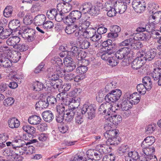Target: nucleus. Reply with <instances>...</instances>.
Instances as JSON below:
<instances>
[{"label": "nucleus", "mask_w": 161, "mask_h": 161, "mask_svg": "<svg viewBox=\"0 0 161 161\" xmlns=\"http://www.w3.org/2000/svg\"><path fill=\"white\" fill-rule=\"evenodd\" d=\"M133 34H135L134 38L136 40L147 41L148 40L150 37L148 33L146 34L143 32L136 33Z\"/></svg>", "instance_id": "nucleus-20"}, {"label": "nucleus", "mask_w": 161, "mask_h": 161, "mask_svg": "<svg viewBox=\"0 0 161 161\" xmlns=\"http://www.w3.org/2000/svg\"><path fill=\"white\" fill-rule=\"evenodd\" d=\"M21 58V56L17 53L14 54H12L11 53V54H10L9 58L12 62L16 63L19 61Z\"/></svg>", "instance_id": "nucleus-54"}, {"label": "nucleus", "mask_w": 161, "mask_h": 161, "mask_svg": "<svg viewBox=\"0 0 161 161\" xmlns=\"http://www.w3.org/2000/svg\"><path fill=\"white\" fill-rule=\"evenodd\" d=\"M72 7V4L69 3H58L57 6L58 11L62 12L64 14L71 10Z\"/></svg>", "instance_id": "nucleus-13"}, {"label": "nucleus", "mask_w": 161, "mask_h": 161, "mask_svg": "<svg viewBox=\"0 0 161 161\" xmlns=\"http://www.w3.org/2000/svg\"><path fill=\"white\" fill-rule=\"evenodd\" d=\"M128 156L129 158L131 157L133 160L137 161V160L139 161L140 157L139 156L138 153L136 151H131L128 153Z\"/></svg>", "instance_id": "nucleus-53"}, {"label": "nucleus", "mask_w": 161, "mask_h": 161, "mask_svg": "<svg viewBox=\"0 0 161 161\" xmlns=\"http://www.w3.org/2000/svg\"><path fill=\"white\" fill-rule=\"evenodd\" d=\"M88 157L95 160H99L102 157V153L97 149H90L86 152Z\"/></svg>", "instance_id": "nucleus-8"}, {"label": "nucleus", "mask_w": 161, "mask_h": 161, "mask_svg": "<svg viewBox=\"0 0 161 161\" xmlns=\"http://www.w3.org/2000/svg\"><path fill=\"white\" fill-rule=\"evenodd\" d=\"M96 33V30L94 28H92L90 30H84V37L87 38H91L93 36V34Z\"/></svg>", "instance_id": "nucleus-39"}, {"label": "nucleus", "mask_w": 161, "mask_h": 161, "mask_svg": "<svg viewBox=\"0 0 161 161\" xmlns=\"http://www.w3.org/2000/svg\"><path fill=\"white\" fill-rule=\"evenodd\" d=\"M28 48L27 45L23 43H20L18 44L17 46H16V48H15L14 49L22 52L26 51L28 49Z\"/></svg>", "instance_id": "nucleus-58"}, {"label": "nucleus", "mask_w": 161, "mask_h": 161, "mask_svg": "<svg viewBox=\"0 0 161 161\" xmlns=\"http://www.w3.org/2000/svg\"><path fill=\"white\" fill-rule=\"evenodd\" d=\"M80 113H77V115L75 118V123L77 125H81L84 122L83 115Z\"/></svg>", "instance_id": "nucleus-47"}, {"label": "nucleus", "mask_w": 161, "mask_h": 161, "mask_svg": "<svg viewBox=\"0 0 161 161\" xmlns=\"http://www.w3.org/2000/svg\"><path fill=\"white\" fill-rule=\"evenodd\" d=\"M112 1V0H109L105 4L106 10L108 11L107 15L109 17H113L115 16L117 13L115 7H114L113 4L112 2H113Z\"/></svg>", "instance_id": "nucleus-9"}, {"label": "nucleus", "mask_w": 161, "mask_h": 161, "mask_svg": "<svg viewBox=\"0 0 161 161\" xmlns=\"http://www.w3.org/2000/svg\"><path fill=\"white\" fill-rule=\"evenodd\" d=\"M115 56L111 57L108 60V62L109 64L112 66H115L118 63V61L116 59Z\"/></svg>", "instance_id": "nucleus-64"}, {"label": "nucleus", "mask_w": 161, "mask_h": 161, "mask_svg": "<svg viewBox=\"0 0 161 161\" xmlns=\"http://www.w3.org/2000/svg\"><path fill=\"white\" fill-rule=\"evenodd\" d=\"M9 137V135L6 133L0 134V144L5 142L8 140Z\"/></svg>", "instance_id": "nucleus-61"}, {"label": "nucleus", "mask_w": 161, "mask_h": 161, "mask_svg": "<svg viewBox=\"0 0 161 161\" xmlns=\"http://www.w3.org/2000/svg\"><path fill=\"white\" fill-rule=\"evenodd\" d=\"M134 10L137 13L143 12L146 8V4L142 0H134L132 4Z\"/></svg>", "instance_id": "nucleus-7"}, {"label": "nucleus", "mask_w": 161, "mask_h": 161, "mask_svg": "<svg viewBox=\"0 0 161 161\" xmlns=\"http://www.w3.org/2000/svg\"><path fill=\"white\" fill-rule=\"evenodd\" d=\"M130 48L128 47L121 48L116 52L115 57L118 59H122L127 56L130 53Z\"/></svg>", "instance_id": "nucleus-11"}, {"label": "nucleus", "mask_w": 161, "mask_h": 161, "mask_svg": "<svg viewBox=\"0 0 161 161\" xmlns=\"http://www.w3.org/2000/svg\"><path fill=\"white\" fill-rule=\"evenodd\" d=\"M20 41V38L17 36H14L9 38L7 40V44L9 46H12L15 48Z\"/></svg>", "instance_id": "nucleus-18"}, {"label": "nucleus", "mask_w": 161, "mask_h": 161, "mask_svg": "<svg viewBox=\"0 0 161 161\" xmlns=\"http://www.w3.org/2000/svg\"><path fill=\"white\" fill-rule=\"evenodd\" d=\"M157 54L156 50L155 49H151L146 52H143L140 55L143 58L145 62L147 60L150 61L154 59Z\"/></svg>", "instance_id": "nucleus-10"}, {"label": "nucleus", "mask_w": 161, "mask_h": 161, "mask_svg": "<svg viewBox=\"0 0 161 161\" xmlns=\"http://www.w3.org/2000/svg\"><path fill=\"white\" fill-rule=\"evenodd\" d=\"M20 25V21L17 19L11 20L8 24L9 29L13 31L17 29Z\"/></svg>", "instance_id": "nucleus-28"}, {"label": "nucleus", "mask_w": 161, "mask_h": 161, "mask_svg": "<svg viewBox=\"0 0 161 161\" xmlns=\"http://www.w3.org/2000/svg\"><path fill=\"white\" fill-rule=\"evenodd\" d=\"M153 14L150 16V19H153L154 20L155 19H158L159 20H161V11H158L153 12V11L152 12Z\"/></svg>", "instance_id": "nucleus-55"}, {"label": "nucleus", "mask_w": 161, "mask_h": 161, "mask_svg": "<svg viewBox=\"0 0 161 161\" xmlns=\"http://www.w3.org/2000/svg\"><path fill=\"white\" fill-rule=\"evenodd\" d=\"M110 116L108 117V119L110 123V125H112V124L117 125L122 121V117L119 115L113 114V113H112Z\"/></svg>", "instance_id": "nucleus-17"}, {"label": "nucleus", "mask_w": 161, "mask_h": 161, "mask_svg": "<svg viewBox=\"0 0 161 161\" xmlns=\"http://www.w3.org/2000/svg\"><path fill=\"white\" fill-rule=\"evenodd\" d=\"M22 129L24 130L30 134H32L35 132V128L29 125L24 126Z\"/></svg>", "instance_id": "nucleus-51"}, {"label": "nucleus", "mask_w": 161, "mask_h": 161, "mask_svg": "<svg viewBox=\"0 0 161 161\" xmlns=\"http://www.w3.org/2000/svg\"><path fill=\"white\" fill-rule=\"evenodd\" d=\"M14 148L19 151L20 150V149H22L21 147L27 146L29 144V142L26 143L24 140L21 139L15 140L14 141Z\"/></svg>", "instance_id": "nucleus-23"}, {"label": "nucleus", "mask_w": 161, "mask_h": 161, "mask_svg": "<svg viewBox=\"0 0 161 161\" xmlns=\"http://www.w3.org/2000/svg\"><path fill=\"white\" fill-rule=\"evenodd\" d=\"M161 74V68L156 67L154 69L153 71L150 74V76L154 80H158Z\"/></svg>", "instance_id": "nucleus-31"}, {"label": "nucleus", "mask_w": 161, "mask_h": 161, "mask_svg": "<svg viewBox=\"0 0 161 161\" xmlns=\"http://www.w3.org/2000/svg\"><path fill=\"white\" fill-rule=\"evenodd\" d=\"M55 69L57 73L61 75H64V73L66 71L65 69L64 70V69L63 65L62 66H56Z\"/></svg>", "instance_id": "nucleus-63"}, {"label": "nucleus", "mask_w": 161, "mask_h": 161, "mask_svg": "<svg viewBox=\"0 0 161 161\" xmlns=\"http://www.w3.org/2000/svg\"><path fill=\"white\" fill-rule=\"evenodd\" d=\"M46 100L48 105L55 104L57 101L55 97L52 96H48L47 97Z\"/></svg>", "instance_id": "nucleus-60"}, {"label": "nucleus", "mask_w": 161, "mask_h": 161, "mask_svg": "<svg viewBox=\"0 0 161 161\" xmlns=\"http://www.w3.org/2000/svg\"><path fill=\"white\" fill-rule=\"evenodd\" d=\"M33 90L36 91H39L42 90L44 87L43 83L39 81L34 82L32 85Z\"/></svg>", "instance_id": "nucleus-41"}, {"label": "nucleus", "mask_w": 161, "mask_h": 161, "mask_svg": "<svg viewBox=\"0 0 161 161\" xmlns=\"http://www.w3.org/2000/svg\"><path fill=\"white\" fill-rule=\"evenodd\" d=\"M32 19L33 18L31 16L27 15L24 17L23 22L25 25H30L33 22Z\"/></svg>", "instance_id": "nucleus-59"}, {"label": "nucleus", "mask_w": 161, "mask_h": 161, "mask_svg": "<svg viewBox=\"0 0 161 161\" xmlns=\"http://www.w3.org/2000/svg\"><path fill=\"white\" fill-rule=\"evenodd\" d=\"M145 85L143 84H139L136 86L138 91L140 94L142 95H143L145 94L146 92V90H147L146 86Z\"/></svg>", "instance_id": "nucleus-49"}, {"label": "nucleus", "mask_w": 161, "mask_h": 161, "mask_svg": "<svg viewBox=\"0 0 161 161\" xmlns=\"http://www.w3.org/2000/svg\"><path fill=\"white\" fill-rule=\"evenodd\" d=\"M90 17L86 15H83L76 24L77 28L82 30H86L90 25Z\"/></svg>", "instance_id": "nucleus-6"}, {"label": "nucleus", "mask_w": 161, "mask_h": 161, "mask_svg": "<svg viewBox=\"0 0 161 161\" xmlns=\"http://www.w3.org/2000/svg\"><path fill=\"white\" fill-rule=\"evenodd\" d=\"M80 98L78 97H71L70 99V103L69 108L76 110V108H77L80 105Z\"/></svg>", "instance_id": "nucleus-32"}, {"label": "nucleus", "mask_w": 161, "mask_h": 161, "mask_svg": "<svg viewBox=\"0 0 161 161\" xmlns=\"http://www.w3.org/2000/svg\"><path fill=\"white\" fill-rule=\"evenodd\" d=\"M87 70V68L86 66H80L78 67L76 69L77 73L81 75L85 73Z\"/></svg>", "instance_id": "nucleus-56"}, {"label": "nucleus", "mask_w": 161, "mask_h": 161, "mask_svg": "<svg viewBox=\"0 0 161 161\" xmlns=\"http://www.w3.org/2000/svg\"><path fill=\"white\" fill-rule=\"evenodd\" d=\"M155 139L152 136H149L145 138L142 143V147H147L152 145L155 142Z\"/></svg>", "instance_id": "nucleus-22"}, {"label": "nucleus", "mask_w": 161, "mask_h": 161, "mask_svg": "<svg viewBox=\"0 0 161 161\" xmlns=\"http://www.w3.org/2000/svg\"><path fill=\"white\" fill-rule=\"evenodd\" d=\"M8 124L9 127L12 129L18 128L20 124L19 121L15 117L9 119Z\"/></svg>", "instance_id": "nucleus-25"}, {"label": "nucleus", "mask_w": 161, "mask_h": 161, "mask_svg": "<svg viewBox=\"0 0 161 161\" xmlns=\"http://www.w3.org/2000/svg\"><path fill=\"white\" fill-rule=\"evenodd\" d=\"M46 18V16L43 14H39L36 16L34 18L35 23L38 25H43L45 22Z\"/></svg>", "instance_id": "nucleus-29"}, {"label": "nucleus", "mask_w": 161, "mask_h": 161, "mask_svg": "<svg viewBox=\"0 0 161 161\" xmlns=\"http://www.w3.org/2000/svg\"><path fill=\"white\" fill-rule=\"evenodd\" d=\"M13 11L12 7L11 6L7 7L3 11L4 16L6 17H8L10 16L12 14Z\"/></svg>", "instance_id": "nucleus-52"}, {"label": "nucleus", "mask_w": 161, "mask_h": 161, "mask_svg": "<svg viewBox=\"0 0 161 161\" xmlns=\"http://www.w3.org/2000/svg\"><path fill=\"white\" fill-rule=\"evenodd\" d=\"M112 41L111 39H108L103 42L102 46L105 48V50L113 51L112 49L114 45L112 44Z\"/></svg>", "instance_id": "nucleus-34"}, {"label": "nucleus", "mask_w": 161, "mask_h": 161, "mask_svg": "<svg viewBox=\"0 0 161 161\" xmlns=\"http://www.w3.org/2000/svg\"><path fill=\"white\" fill-rule=\"evenodd\" d=\"M131 45V48L132 49H139L143 46L142 43L139 41H136L134 38Z\"/></svg>", "instance_id": "nucleus-44"}, {"label": "nucleus", "mask_w": 161, "mask_h": 161, "mask_svg": "<svg viewBox=\"0 0 161 161\" xmlns=\"http://www.w3.org/2000/svg\"><path fill=\"white\" fill-rule=\"evenodd\" d=\"M35 30L26 26L20 28L19 33L21 35L22 38L30 42L34 41L36 37Z\"/></svg>", "instance_id": "nucleus-1"}, {"label": "nucleus", "mask_w": 161, "mask_h": 161, "mask_svg": "<svg viewBox=\"0 0 161 161\" xmlns=\"http://www.w3.org/2000/svg\"><path fill=\"white\" fill-rule=\"evenodd\" d=\"M80 53V50L79 47L71 45L70 50L69 54L70 55H71V57H73L78 55Z\"/></svg>", "instance_id": "nucleus-38"}, {"label": "nucleus", "mask_w": 161, "mask_h": 161, "mask_svg": "<svg viewBox=\"0 0 161 161\" xmlns=\"http://www.w3.org/2000/svg\"><path fill=\"white\" fill-rule=\"evenodd\" d=\"M0 52L3 53L2 54H5L8 56H10L11 54V51L8 47L6 46H2L0 47Z\"/></svg>", "instance_id": "nucleus-50"}, {"label": "nucleus", "mask_w": 161, "mask_h": 161, "mask_svg": "<svg viewBox=\"0 0 161 161\" xmlns=\"http://www.w3.org/2000/svg\"><path fill=\"white\" fill-rule=\"evenodd\" d=\"M43 119L47 122H51L54 119V115L50 110L46 111L42 114Z\"/></svg>", "instance_id": "nucleus-19"}, {"label": "nucleus", "mask_w": 161, "mask_h": 161, "mask_svg": "<svg viewBox=\"0 0 161 161\" xmlns=\"http://www.w3.org/2000/svg\"><path fill=\"white\" fill-rule=\"evenodd\" d=\"M64 63L65 66V69L66 72H69L73 71L76 68L75 64L70 58H64Z\"/></svg>", "instance_id": "nucleus-12"}, {"label": "nucleus", "mask_w": 161, "mask_h": 161, "mask_svg": "<svg viewBox=\"0 0 161 161\" xmlns=\"http://www.w3.org/2000/svg\"><path fill=\"white\" fill-rule=\"evenodd\" d=\"M48 105L47 101L45 100H40L35 104L36 109L37 110H41L44 108H47Z\"/></svg>", "instance_id": "nucleus-24"}, {"label": "nucleus", "mask_w": 161, "mask_h": 161, "mask_svg": "<svg viewBox=\"0 0 161 161\" xmlns=\"http://www.w3.org/2000/svg\"><path fill=\"white\" fill-rule=\"evenodd\" d=\"M92 3L90 2H86L83 3L81 6L80 9L84 13H88L92 8Z\"/></svg>", "instance_id": "nucleus-35"}, {"label": "nucleus", "mask_w": 161, "mask_h": 161, "mask_svg": "<svg viewBox=\"0 0 161 161\" xmlns=\"http://www.w3.org/2000/svg\"><path fill=\"white\" fill-rule=\"evenodd\" d=\"M96 108V106L89 103H85L81 108V112L82 114L87 113V118L90 119H92L95 116Z\"/></svg>", "instance_id": "nucleus-2"}, {"label": "nucleus", "mask_w": 161, "mask_h": 161, "mask_svg": "<svg viewBox=\"0 0 161 161\" xmlns=\"http://www.w3.org/2000/svg\"><path fill=\"white\" fill-rule=\"evenodd\" d=\"M122 95L120 90L116 89L112 90L109 92L105 97V100L106 102L111 103L118 101Z\"/></svg>", "instance_id": "nucleus-4"}, {"label": "nucleus", "mask_w": 161, "mask_h": 161, "mask_svg": "<svg viewBox=\"0 0 161 161\" xmlns=\"http://www.w3.org/2000/svg\"><path fill=\"white\" fill-rule=\"evenodd\" d=\"M41 121V117L37 115H33L30 116L28 119L29 123L33 125H36L40 124Z\"/></svg>", "instance_id": "nucleus-27"}, {"label": "nucleus", "mask_w": 161, "mask_h": 161, "mask_svg": "<svg viewBox=\"0 0 161 161\" xmlns=\"http://www.w3.org/2000/svg\"><path fill=\"white\" fill-rule=\"evenodd\" d=\"M57 10L55 8H53L48 10L47 12V17L50 19H53L55 18L56 15Z\"/></svg>", "instance_id": "nucleus-46"}, {"label": "nucleus", "mask_w": 161, "mask_h": 161, "mask_svg": "<svg viewBox=\"0 0 161 161\" xmlns=\"http://www.w3.org/2000/svg\"><path fill=\"white\" fill-rule=\"evenodd\" d=\"M77 28L76 24H72L67 26L65 28V31L67 34H70L75 31Z\"/></svg>", "instance_id": "nucleus-36"}, {"label": "nucleus", "mask_w": 161, "mask_h": 161, "mask_svg": "<svg viewBox=\"0 0 161 161\" xmlns=\"http://www.w3.org/2000/svg\"><path fill=\"white\" fill-rule=\"evenodd\" d=\"M142 82L145 85L147 91L150 90L152 86V84L150 78L149 76L144 77L142 79Z\"/></svg>", "instance_id": "nucleus-37"}, {"label": "nucleus", "mask_w": 161, "mask_h": 161, "mask_svg": "<svg viewBox=\"0 0 161 161\" xmlns=\"http://www.w3.org/2000/svg\"><path fill=\"white\" fill-rule=\"evenodd\" d=\"M113 53V51L104 50L103 52L101 53V58L103 60L108 61L111 57V54Z\"/></svg>", "instance_id": "nucleus-40"}, {"label": "nucleus", "mask_w": 161, "mask_h": 161, "mask_svg": "<svg viewBox=\"0 0 161 161\" xmlns=\"http://www.w3.org/2000/svg\"><path fill=\"white\" fill-rule=\"evenodd\" d=\"M69 110L66 109L65 113H64V117L66 118L65 120L68 122H71L72 120L75 115H77V110L69 108Z\"/></svg>", "instance_id": "nucleus-16"}, {"label": "nucleus", "mask_w": 161, "mask_h": 161, "mask_svg": "<svg viewBox=\"0 0 161 161\" xmlns=\"http://www.w3.org/2000/svg\"><path fill=\"white\" fill-rule=\"evenodd\" d=\"M13 31L10 29H3L1 35H0V39H4L8 38L10 35H11Z\"/></svg>", "instance_id": "nucleus-43"}, {"label": "nucleus", "mask_w": 161, "mask_h": 161, "mask_svg": "<svg viewBox=\"0 0 161 161\" xmlns=\"http://www.w3.org/2000/svg\"><path fill=\"white\" fill-rule=\"evenodd\" d=\"M119 131L118 130H112L107 131L104 133V136L105 138L108 139L112 136H116L118 134Z\"/></svg>", "instance_id": "nucleus-42"}, {"label": "nucleus", "mask_w": 161, "mask_h": 161, "mask_svg": "<svg viewBox=\"0 0 161 161\" xmlns=\"http://www.w3.org/2000/svg\"><path fill=\"white\" fill-rule=\"evenodd\" d=\"M145 63V60L140 55L139 57L135 58L132 62L131 67L134 69H137L141 68Z\"/></svg>", "instance_id": "nucleus-14"}, {"label": "nucleus", "mask_w": 161, "mask_h": 161, "mask_svg": "<svg viewBox=\"0 0 161 161\" xmlns=\"http://www.w3.org/2000/svg\"><path fill=\"white\" fill-rule=\"evenodd\" d=\"M103 104L105 110L106 109V113L107 111V114L108 116H110L112 113L115 111L114 109V107L112 106V103H111L106 102L103 103Z\"/></svg>", "instance_id": "nucleus-33"}, {"label": "nucleus", "mask_w": 161, "mask_h": 161, "mask_svg": "<svg viewBox=\"0 0 161 161\" xmlns=\"http://www.w3.org/2000/svg\"><path fill=\"white\" fill-rule=\"evenodd\" d=\"M143 148L142 152L143 153L142 156H145L146 157H148L150 155H153V153L155 152V148L153 147H142Z\"/></svg>", "instance_id": "nucleus-30"}, {"label": "nucleus", "mask_w": 161, "mask_h": 161, "mask_svg": "<svg viewBox=\"0 0 161 161\" xmlns=\"http://www.w3.org/2000/svg\"><path fill=\"white\" fill-rule=\"evenodd\" d=\"M112 3L114 7L118 11L120 14L123 13L126 10L127 4H129L130 3V0H120V1H117L116 0H112Z\"/></svg>", "instance_id": "nucleus-3"}, {"label": "nucleus", "mask_w": 161, "mask_h": 161, "mask_svg": "<svg viewBox=\"0 0 161 161\" xmlns=\"http://www.w3.org/2000/svg\"><path fill=\"white\" fill-rule=\"evenodd\" d=\"M119 109H120L122 111L127 110L131 108L132 105L130 102L126 98L123 99L117 105Z\"/></svg>", "instance_id": "nucleus-15"}, {"label": "nucleus", "mask_w": 161, "mask_h": 161, "mask_svg": "<svg viewBox=\"0 0 161 161\" xmlns=\"http://www.w3.org/2000/svg\"><path fill=\"white\" fill-rule=\"evenodd\" d=\"M129 98L131 99V100L129 101L132 105L133 104H136L139 102L141 97L140 95H137V92H134L130 95Z\"/></svg>", "instance_id": "nucleus-26"}, {"label": "nucleus", "mask_w": 161, "mask_h": 161, "mask_svg": "<svg viewBox=\"0 0 161 161\" xmlns=\"http://www.w3.org/2000/svg\"><path fill=\"white\" fill-rule=\"evenodd\" d=\"M139 161H157V158L155 155H152L147 157L145 156L140 157Z\"/></svg>", "instance_id": "nucleus-45"}, {"label": "nucleus", "mask_w": 161, "mask_h": 161, "mask_svg": "<svg viewBox=\"0 0 161 161\" xmlns=\"http://www.w3.org/2000/svg\"><path fill=\"white\" fill-rule=\"evenodd\" d=\"M59 12V13H58L57 12L56 15H55V17H56L54 18L55 20L58 22H60L63 19H65L66 22H67V18H66V16H65V14L62 13V12Z\"/></svg>", "instance_id": "nucleus-48"}, {"label": "nucleus", "mask_w": 161, "mask_h": 161, "mask_svg": "<svg viewBox=\"0 0 161 161\" xmlns=\"http://www.w3.org/2000/svg\"><path fill=\"white\" fill-rule=\"evenodd\" d=\"M81 13L80 11L74 10L71 12L66 17L67 22H69L73 24H76L81 17Z\"/></svg>", "instance_id": "nucleus-5"}, {"label": "nucleus", "mask_w": 161, "mask_h": 161, "mask_svg": "<svg viewBox=\"0 0 161 161\" xmlns=\"http://www.w3.org/2000/svg\"><path fill=\"white\" fill-rule=\"evenodd\" d=\"M134 39L132 38L127 39L120 43L119 44V46H130L131 47V43H132Z\"/></svg>", "instance_id": "nucleus-62"}, {"label": "nucleus", "mask_w": 161, "mask_h": 161, "mask_svg": "<svg viewBox=\"0 0 161 161\" xmlns=\"http://www.w3.org/2000/svg\"><path fill=\"white\" fill-rule=\"evenodd\" d=\"M107 146L104 144H99L96 147V149L100 151L101 153L106 154L108 153V151L106 149Z\"/></svg>", "instance_id": "nucleus-57"}, {"label": "nucleus", "mask_w": 161, "mask_h": 161, "mask_svg": "<svg viewBox=\"0 0 161 161\" xmlns=\"http://www.w3.org/2000/svg\"><path fill=\"white\" fill-rule=\"evenodd\" d=\"M120 140V138L117 136H112L111 138H108L106 141L107 145H110L116 146L119 143Z\"/></svg>", "instance_id": "nucleus-21"}]
</instances>
